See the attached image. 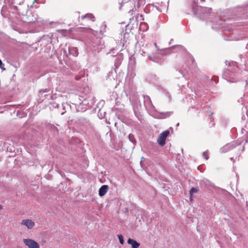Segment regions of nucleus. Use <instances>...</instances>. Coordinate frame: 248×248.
I'll return each mask as SVG.
<instances>
[{
  "label": "nucleus",
  "mask_w": 248,
  "mask_h": 248,
  "mask_svg": "<svg viewBox=\"0 0 248 248\" xmlns=\"http://www.w3.org/2000/svg\"><path fill=\"white\" fill-rule=\"evenodd\" d=\"M145 3V0H119V9L120 10L128 12V13L132 12L131 15H133L134 9L136 10L141 6L144 5Z\"/></svg>",
  "instance_id": "1"
},
{
  "label": "nucleus",
  "mask_w": 248,
  "mask_h": 248,
  "mask_svg": "<svg viewBox=\"0 0 248 248\" xmlns=\"http://www.w3.org/2000/svg\"><path fill=\"white\" fill-rule=\"evenodd\" d=\"M237 68L238 65L236 62H229V68L225 69L223 72V78L228 82L231 83H234L239 81L241 78H239L238 74L235 72Z\"/></svg>",
  "instance_id": "2"
},
{
  "label": "nucleus",
  "mask_w": 248,
  "mask_h": 248,
  "mask_svg": "<svg viewBox=\"0 0 248 248\" xmlns=\"http://www.w3.org/2000/svg\"><path fill=\"white\" fill-rule=\"evenodd\" d=\"M101 41L100 38L93 36L88 39L86 45L92 51L98 53L102 48V46L101 45Z\"/></svg>",
  "instance_id": "3"
},
{
  "label": "nucleus",
  "mask_w": 248,
  "mask_h": 248,
  "mask_svg": "<svg viewBox=\"0 0 248 248\" xmlns=\"http://www.w3.org/2000/svg\"><path fill=\"white\" fill-rule=\"evenodd\" d=\"M175 47H182V46L181 45L173 46L168 50H160L157 53H153L152 56H148V58L151 61L161 64L163 62L162 56L165 54L166 51Z\"/></svg>",
  "instance_id": "4"
},
{
  "label": "nucleus",
  "mask_w": 248,
  "mask_h": 248,
  "mask_svg": "<svg viewBox=\"0 0 248 248\" xmlns=\"http://www.w3.org/2000/svg\"><path fill=\"white\" fill-rule=\"evenodd\" d=\"M191 6L193 14L197 16H200L202 14L210 13L212 11L211 8L198 6L197 3L195 1H192Z\"/></svg>",
  "instance_id": "5"
},
{
  "label": "nucleus",
  "mask_w": 248,
  "mask_h": 248,
  "mask_svg": "<svg viewBox=\"0 0 248 248\" xmlns=\"http://www.w3.org/2000/svg\"><path fill=\"white\" fill-rule=\"evenodd\" d=\"M186 57L187 60L186 61V66L183 65L180 71V72L181 73L182 75L185 78H186L187 76L186 73H188V70L194 68L195 65L194 58L191 55L187 54Z\"/></svg>",
  "instance_id": "6"
},
{
  "label": "nucleus",
  "mask_w": 248,
  "mask_h": 248,
  "mask_svg": "<svg viewBox=\"0 0 248 248\" xmlns=\"http://www.w3.org/2000/svg\"><path fill=\"white\" fill-rule=\"evenodd\" d=\"M233 12L239 17L248 18V5L246 7L237 6L233 9Z\"/></svg>",
  "instance_id": "7"
},
{
  "label": "nucleus",
  "mask_w": 248,
  "mask_h": 248,
  "mask_svg": "<svg viewBox=\"0 0 248 248\" xmlns=\"http://www.w3.org/2000/svg\"><path fill=\"white\" fill-rule=\"evenodd\" d=\"M28 18L29 22L36 23L38 26H41L45 24L44 20L35 13L31 14V15L29 16Z\"/></svg>",
  "instance_id": "8"
},
{
  "label": "nucleus",
  "mask_w": 248,
  "mask_h": 248,
  "mask_svg": "<svg viewBox=\"0 0 248 248\" xmlns=\"http://www.w3.org/2000/svg\"><path fill=\"white\" fill-rule=\"evenodd\" d=\"M115 50L114 48H112L110 50V51L107 54H112V56L115 57V59L114 60V65L115 67L118 68L122 63V62L124 58V56L123 53H117L116 55H114L115 53L114 51Z\"/></svg>",
  "instance_id": "9"
},
{
  "label": "nucleus",
  "mask_w": 248,
  "mask_h": 248,
  "mask_svg": "<svg viewBox=\"0 0 248 248\" xmlns=\"http://www.w3.org/2000/svg\"><path fill=\"white\" fill-rule=\"evenodd\" d=\"M240 141H233L231 143L226 144L223 147H221L220 149V151L222 153H226L230 151L231 150H232V149L234 148L235 147L240 145Z\"/></svg>",
  "instance_id": "10"
},
{
  "label": "nucleus",
  "mask_w": 248,
  "mask_h": 248,
  "mask_svg": "<svg viewBox=\"0 0 248 248\" xmlns=\"http://www.w3.org/2000/svg\"><path fill=\"white\" fill-rule=\"evenodd\" d=\"M144 105L146 108L150 111L154 110L155 107L152 104L150 97L147 95H143Z\"/></svg>",
  "instance_id": "11"
},
{
  "label": "nucleus",
  "mask_w": 248,
  "mask_h": 248,
  "mask_svg": "<svg viewBox=\"0 0 248 248\" xmlns=\"http://www.w3.org/2000/svg\"><path fill=\"white\" fill-rule=\"evenodd\" d=\"M170 134V131L168 130H165L162 132L157 139V142L158 144L161 146H163L165 144V141L167 137Z\"/></svg>",
  "instance_id": "12"
},
{
  "label": "nucleus",
  "mask_w": 248,
  "mask_h": 248,
  "mask_svg": "<svg viewBox=\"0 0 248 248\" xmlns=\"http://www.w3.org/2000/svg\"><path fill=\"white\" fill-rule=\"evenodd\" d=\"M23 242L24 244L29 248H40L39 244L31 239H24Z\"/></svg>",
  "instance_id": "13"
},
{
  "label": "nucleus",
  "mask_w": 248,
  "mask_h": 248,
  "mask_svg": "<svg viewBox=\"0 0 248 248\" xmlns=\"http://www.w3.org/2000/svg\"><path fill=\"white\" fill-rule=\"evenodd\" d=\"M212 28L213 29L218 30L223 27L222 20L218 17H215V20L212 21Z\"/></svg>",
  "instance_id": "14"
},
{
  "label": "nucleus",
  "mask_w": 248,
  "mask_h": 248,
  "mask_svg": "<svg viewBox=\"0 0 248 248\" xmlns=\"http://www.w3.org/2000/svg\"><path fill=\"white\" fill-rule=\"evenodd\" d=\"M21 224L26 226L29 229H31L35 226L34 222L31 219L22 220Z\"/></svg>",
  "instance_id": "15"
},
{
  "label": "nucleus",
  "mask_w": 248,
  "mask_h": 248,
  "mask_svg": "<svg viewBox=\"0 0 248 248\" xmlns=\"http://www.w3.org/2000/svg\"><path fill=\"white\" fill-rule=\"evenodd\" d=\"M127 243L131 246V248H138L140 246L139 242L130 238L127 240Z\"/></svg>",
  "instance_id": "16"
},
{
  "label": "nucleus",
  "mask_w": 248,
  "mask_h": 248,
  "mask_svg": "<svg viewBox=\"0 0 248 248\" xmlns=\"http://www.w3.org/2000/svg\"><path fill=\"white\" fill-rule=\"evenodd\" d=\"M108 189V185H103L99 189V195L100 196H103L106 194Z\"/></svg>",
  "instance_id": "17"
},
{
  "label": "nucleus",
  "mask_w": 248,
  "mask_h": 248,
  "mask_svg": "<svg viewBox=\"0 0 248 248\" xmlns=\"http://www.w3.org/2000/svg\"><path fill=\"white\" fill-rule=\"evenodd\" d=\"M156 89L160 93L164 94L167 97L169 98V99H170L171 96L170 94V93L167 91L166 89L161 87V86H157Z\"/></svg>",
  "instance_id": "18"
},
{
  "label": "nucleus",
  "mask_w": 248,
  "mask_h": 248,
  "mask_svg": "<svg viewBox=\"0 0 248 248\" xmlns=\"http://www.w3.org/2000/svg\"><path fill=\"white\" fill-rule=\"evenodd\" d=\"M68 53L70 55H72L73 56H77L78 55V49L74 47H69Z\"/></svg>",
  "instance_id": "19"
},
{
  "label": "nucleus",
  "mask_w": 248,
  "mask_h": 248,
  "mask_svg": "<svg viewBox=\"0 0 248 248\" xmlns=\"http://www.w3.org/2000/svg\"><path fill=\"white\" fill-rule=\"evenodd\" d=\"M85 18H87V19L90 20L92 21H94V19H95L94 16L92 14H87L81 16V19L82 20L85 19Z\"/></svg>",
  "instance_id": "20"
},
{
  "label": "nucleus",
  "mask_w": 248,
  "mask_h": 248,
  "mask_svg": "<svg viewBox=\"0 0 248 248\" xmlns=\"http://www.w3.org/2000/svg\"><path fill=\"white\" fill-rule=\"evenodd\" d=\"M148 29V25L145 22H141L140 26L139 29L142 31H145Z\"/></svg>",
  "instance_id": "21"
},
{
  "label": "nucleus",
  "mask_w": 248,
  "mask_h": 248,
  "mask_svg": "<svg viewBox=\"0 0 248 248\" xmlns=\"http://www.w3.org/2000/svg\"><path fill=\"white\" fill-rule=\"evenodd\" d=\"M80 122L85 126H88L90 123L89 120L85 118H81L80 119Z\"/></svg>",
  "instance_id": "22"
},
{
  "label": "nucleus",
  "mask_w": 248,
  "mask_h": 248,
  "mask_svg": "<svg viewBox=\"0 0 248 248\" xmlns=\"http://www.w3.org/2000/svg\"><path fill=\"white\" fill-rule=\"evenodd\" d=\"M212 183L207 179H203L202 181V185H204L205 186H212Z\"/></svg>",
  "instance_id": "23"
},
{
  "label": "nucleus",
  "mask_w": 248,
  "mask_h": 248,
  "mask_svg": "<svg viewBox=\"0 0 248 248\" xmlns=\"http://www.w3.org/2000/svg\"><path fill=\"white\" fill-rule=\"evenodd\" d=\"M79 99L80 100V102H79V104H83V105H87L89 103L88 102V100H87V98H84L83 97H81V99H80V98H79Z\"/></svg>",
  "instance_id": "24"
},
{
  "label": "nucleus",
  "mask_w": 248,
  "mask_h": 248,
  "mask_svg": "<svg viewBox=\"0 0 248 248\" xmlns=\"http://www.w3.org/2000/svg\"><path fill=\"white\" fill-rule=\"evenodd\" d=\"M128 138L129 140L133 144H135L136 143V140L133 135L131 134H129L128 136Z\"/></svg>",
  "instance_id": "25"
},
{
  "label": "nucleus",
  "mask_w": 248,
  "mask_h": 248,
  "mask_svg": "<svg viewBox=\"0 0 248 248\" xmlns=\"http://www.w3.org/2000/svg\"><path fill=\"white\" fill-rule=\"evenodd\" d=\"M172 114L171 112L169 111L165 113H162L161 114L162 115V118H166L167 117H169Z\"/></svg>",
  "instance_id": "26"
},
{
  "label": "nucleus",
  "mask_w": 248,
  "mask_h": 248,
  "mask_svg": "<svg viewBox=\"0 0 248 248\" xmlns=\"http://www.w3.org/2000/svg\"><path fill=\"white\" fill-rule=\"evenodd\" d=\"M198 191V189L197 188L192 187L189 192V194L190 195V197H192V195L196 193Z\"/></svg>",
  "instance_id": "27"
},
{
  "label": "nucleus",
  "mask_w": 248,
  "mask_h": 248,
  "mask_svg": "<svg viewBox=\"0 0 248 248\" xmlns=\"http://www.w3.org/2000/svg\"><path fill=\"white\" fill-rule=\"evenodd\" d=\"M118 239H119L120 243L122 245L124 244V240L123 236L122 235V234H118Z\"/></svg>",
  "instance_id": "28"
},
{
  "label": "nucleus",
  "mask_w": 248,
  "mask_h": 248,
  "mask_svg": "<svg viewBox=\"0 0 248 248\" xmlns=\"http://www.w3.org/2000/svg\"><path fill=\"white\" fill-rule=\"evenodd\" d=\"M202 156L206 160H207L208 159V154L207 151L204 152L202 153Z\"/></svg>",
  "instance_id": "29"
},
{
  "label": "nucleus",
  "mask_w": 248,
  "mask_h": 248,
  "mask_svg": "<svg viewBox=\"0 0 248 248\" xmlns=\"http://www.w3.org/2000/svg\"><path fill=\"white\" fill-rule=\"evenodd\" d=\"M49 92V90L48 89H42V90H40L39 91V93H48Z\"/></svg>",
  "instance_id": "30"
},
{
  "label": "nucleus",
  "mask_w": 248,
  "mask_h": 248,
  "mask_svg": "<svg viewBox=\"0 0 248 248\" xmlns=\"http://www.w3.org/2000/svg\"><path fill=\"white\" fill-rule=\"evenodd\" d=\"M0 68L2 70L5 69L4 68V64L2 63V62L1 60H0Z\"/></svg>",
  "instance_id": "31"
},
{
  "label": "nucleus",
  "mask_w": 248,
  "mask_h": 248,
  "mask_svg": "<svg viewBox=\"0 0 248 248\" xmlns=\"http://www.w3.org/2000/svg\"><path fill=\"white\" fill-rule=\"evenodd\" d=\"M145 53H146V51H143V50H142V51L141 54H142V55L145 56Z\"/></svg>",
  "instance_id": "32"
},
{
  "label": "nucleus",
  "mask_w": 248,
  "mask_h": 248,
  "mask_svg": "<svg viewBox=\"0 0 248 248\" xmlns=\"http://www.w3.org/2000/svg\"><path fill=\"white\" fill-rule=\"evenodd\" d=\"M155 8L158 11H159L160 12H162V11L161 10H160L159 8L157 7V6H155Z\"/></svg>",
  "instance_id": "33"
},
{
  "label": "nucleus",
  "mask_w": 248,
  "mask_h": 248,
  "mask_svg": "<svg viewBox=\"0 0 248 248\" xmlns=\"http://www.w3.org/2000/svg\"><path fill=\"white\" fill-rule=\"evenodd\" d=\"M76 14H77V16H78V18H80V17H79V12L76 13Z\"/></svg>",
  "instance_id": "34"
},
{
  "label": "nucleus",
  "mask_w": 248,
  "mask_h": 248,
  "mask_svg": "<svg viewBox=\"0 0 248 248\" xmlns=\"http://www.w3.org/2000/svg\"><path fill=\"white\" fill-rule=\"evenodd\" d=\"M6 0H5V1H6ZM9 2H11V3H13V0H7Z\"/></svg>",
  "instance_id": "35"
},
{
  "label": "nucleus",
  "mask_w": 248,
  "mask_h": 248,
  "mask_svg": "<svg viewBox=\"0 0 248 248\" xmlns=\"http://www.w3.org/2000/svg\"><path fill=\"white\" fill-rule=\"evenodd\" d=\"M53 128H54V129H56V130L57 132H58V130H57V127H55L54 126H53Z\"/></svg>",
  "instance_id": "36"
},
{
  "label": "nucleus",
  "mask_w": 248,
  "mask_h": 248,
  "mask_svg": "<svg viewBox=\"0 0 248 248\" xmlns=\"http://www.w3.org/2000/svg\"><path fill=\"white\" fill-rule=\"evenodd\" d=\"M2 209V207H1V205H0V211Z\"/></svg>",
  "instance_id": "37"
},
{
  "label": "nucleus",
  "mask_w": 248,
  "mask_h": 248,
  "mask_svg": "<svg viewBox=\"0 0 248 248\" xmlns=\"http://www.w3.org/2000/svg\"><path fill=\"white\" fill-rule=\"evenodd\" d=\"M133 109H134V111L136 112V108L135 107H134Z\"/></svg>",
  "instance_id": "38"
},
{
  "label": "nucleus",
  "mask_w": 248,
  "mask_h": 248,
  "mask_svg": "<svg viewBox=\"0 0 248 248\" xmlns=\"http://www.w3.org/2000/svg\"><path fill=\"white\" fill-rule=\"evenodd\" d=\"M38 0H34V2H37Z\"/></svg>",
  "instance_id": "39"
},
{
  "label": "nucleus",
  "mask_w": 248,
  "mask_h": 248,
  "mask_svg": "<svg viewBox=\"0 0 248 248\" xmlns=\"http://www.w3.org/2000/svg\"><path fill=\"white\" fill-rule=\"evenodd\" d=\"M179 125V123H178V124H177V126H178Z\"/></svg>",
  "instance_id": "40"
},
{
  "label": "nucleus",
  "mask_w": 248,
  "mask_h": 248,
  "mask_svg": "<svg viewBox=\"0 0 248 248\" xmlns=\"http://www.w3.org/2000/svg\"><path fill=\"white\" fill-rule=\"evenodd\" d=\"M201 0V1H202H202H204V0Z\"/></svg>",
  "instance_id": "41"
},
{
  "label": "nucleus",
  "mask_w": 248,
  "mask_h": 248,
  "mask_svg": "<svg viewBox=\"0 0 248 248\" xmlns=\"http://www.w3.org/2000/svg\"><path fill=\"white\" fill-rule=\"evenodd\" d=\"M128 26V25H127L125 26V27L127 28Z\"/></svg>",
  "instance_id": "42"
},
{
  "label": "nucleus",
  "mask_w": 248,
  "mask_h": 248,
  "mask_svg": "<svg viewBox=\"0 0 248 248\" xmlns=\"http://www.w3.org/2000/svg\"><path fill=\"white\" fill-rule=\"evenodd\" d=\"M231 160H233V158H231Z\"/></svg>",
  "instance_id": "43"
},
{
  "label": "nucleus",
  "mask_w": 248,
  "mask_h": 248,
  "mask_svg": "<svg viewBox=\"0 0 248 248\" xmlns=\"http://www.w3.org/2000/svg\"><path fill=\"white\" fill-rule=\"evenodd\" d=\"M246 132H248V131H246Z\"/></svg>",
  "instance_id": "44"
}]
</instances>
